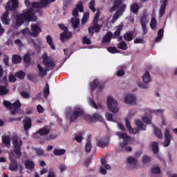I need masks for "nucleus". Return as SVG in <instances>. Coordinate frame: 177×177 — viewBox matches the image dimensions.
I'll return each mask as SVG.
<instances>
[{"label": "nucleus", "instance_id": "obj_34", "mask_svg": "<svg viewBox=\"0 0 177 177\" xmlns=\"http://www.w3.org/2000/svg\"><path fill=\"white\" fill-rule=\"evenodd\" d=\"M130 10L132 13L138 14V12H139V5L137 3L131 4Z\"/></svg>", "mask_w": 177, "mask_h": 177}, {"label": "nucleus", "instance_id": "obj_11", "mask_svg": "<svg viewBox=\"0 0 177 177\" xmlns=\"http://www.w3.org/2000/svg\"><path fill=\"white\" fill-rule=\"evenodd\" d=\"M142 80L144 84L138 83V86L140 88H142V89H147V84H149V82H150V80H151V77H150V73H149V71H147L145 74L142 76Z\"/></svg>", "mask_w": 177, "mask_h": 177}, {"label": "nucleus", "instance_id": "obj_30", "mask_svg": "<svg viewBox=\"0 0 177 177\" xmlns=\"http://www.w3.org/2000/svg\"><path fill=\"white\" fill-rule=\"evenodd\" d=\"M9 93V89L7 86L0 85V96H5V95H8Z\"/></svg>", "mask_w": 177, "mask_h": 177}, {"label": "nucleus", "instance_id": "obj_58", "mask_svg": "<svg viewBox=\"0 0 177 177\" xmlns=\"http://www.w3.org/2000/svg\"><path fill=\"white\" fill-rule=\"evenodd\" d=\"M150 161H151V159L150 158V157H149L147 156H144L142 157L143 164H147V162H150Z\"/></svg>", "mask_w": 177, "mask_h": 177}, {"label": "nucleus", "instance_id": "obj_13", "mask_svg": "<svg viewBox=\"0 0 177 177\" xmlns=\"http://www.w3.org/2000/svg\"><path fill=\"white\" fill-rule=\"evenodd\" d=\"M9 160L10 161V164L9 165L10 171H17L19 168V165H17V158H15L13 156H10Z\"/></svg>", "mask_w": 177, "mask_h": 177}, {"label": "nucleus", "instance_id": "obj_28", "mask_svg": "<svg viewBox=\"0 0 177 177\" xmlns=\"http://www.w3.org/2000/svg\"><path fill=\"white\" fill-rule=\"evenodd\" d=\"M46 41L50 48L53 49V50H56V47L55 46V44H53V39H52V37H50V35H48L46 36Z\"/></svg>", "mask_w": 177, "mask_h": 177}, {"label": "nucleus", "instance_id": "obj_17", "mask_svg": "<svg viewBox=\"0 0 177 177\" xmlns=\"http://www.w3.org/2000/svg\"><path fill=\"white\" fill-rule=\"evenodd\" d=\"M31 30L32 32L30 33V35L32 37H38V34L42 31L39 27H38V25L37 24H32L31 26Z\"/></svg>", "mask_w": 177, "mask_h": 177}, {"label": "nucleus", "instance_id": "obj_55", "mask_svg": "<svg viewBox=\"0 0 177 177\" xmlns=\"http://www.w3.org/2000/svg\"><path fill=\"white\" fill-rule=\"evenodd\" d=\"M89 8L93 12H96V8H95V0H91L89 2Z\"/></svg>", "mask_w": 177, "mask_h": 177}, {"label": "nucleus", "instance_id": "obj_22", "mask_svg": "<svg viewBox=\"0 0 177 177\" xmlns=\"http://www.w3.org/2000/svg\"><path fill=\"white\" fill-rule=\"evenodd\" d=\"M59 37L62 42H64L66 39H70L73 37V33L71 32H64L60 33Z\"/></svg>", "mask_w": 177, "mask_h": 177}, {"label": "nucleus", "instance_id": "obj_5", "mask_svg": "<svg viewBox=\"0 0 177 177\" xmlns=\"http://www.w3.org/2000/svg\"><path fill=\"white\" fill-rule=\"evenodd\" d=\"M12 146L14 147V153L18 157L21 156V147L23 146V140L17 136L12 138Z\"/></svg>", "mask_w": 177, "mask_h": 177}, {"label": "nucleus", "instance_id": "obj_62", "mask_svg": "<svg viewBox=\"0 0 177 177\" xmlns=\"http://www.w3.org/2000/svg\"><path fill=\"white\" fill-rule=\"evenodd\" d=\"M47 177H56V174H55V170L50 168L48 171V174Z\"/></svg>", "mask_w": 177, "mask_h": 177}, {"label": "nucleus", "instance_id": "obj_21", "mask_svg": "<svg viewBox=\"0 0 177 177\" xmlns=\"http://www.w3.org/2000/svg\"><path fill=\"white\" fill-rule=\"evenodd\" d=\"M25 168L26 169H29V171H32L34 168H35V163H34V161L31 160H26L24 162Z\"/></svg>", "mask_w": 177, "mask_h": 177}, {"label": "nucleus", "instance_id": "obj_9", "mask_svg": "<svg viewBox=\"0 0 177 177\" xmlns=\"http://www.w3.org/2000/svg\"><path fill=\"white\" fill-rule=\"evenodd\" d=\"M136 125L138 127L137 128H132L131 131H129V133H133V135H136V133H139L140 131H146L147 125L144 124L140 120H136Z\"/></svg>", "mask_w": 177, "mask_h": 177}, {"label": "nucleus", "instance_id": "obj_61", "mask_svg": "<svg viewBox=\"0 0 177 177\" xmlns=\"http://www.w3.org/2000/svg\"><path fill=\"white\" fill-rule=\"evenodd\" d=\"M88 14H84L83 16V18L82 19V24H86L88 23Z\"/></svg>", "mask_w": 177, "mask_h": 177}, {"label": "nucleus", "instance_id": "obj_63", "mask_svg": "<svg viewBox=\"0 0 177 177\" xmlns=\"http://www.w3.org/2000/svg\"><path fill=\"white\" fill-rule=\"evenodd\" d=\"M35 150H36V154H37V156H44L45 154L44 149H36Z\"/></svg>", "mask_w": 177, "mask_h": 177}, {"label": "nucleus", "instance_id": "obj_60", "mask_svg": "<svg viewBox=\"0 0 177 177\" xmlns=\"http://www.w3.org/2000/svg\"><path fill=\"white\" fill-rule=\"evenodd\" d=\"M59 27L60 30H62V31H64V32H68V28H67V26H66L64 24H59Z\"/></svg>", "mask_w": 177, "mask_h": 177}, {"label": "nucleus", "instance_id": "obj_12", "mask_svg": "<svg viewBox=\"0 0 177 177\" xmlns=\"http://www.w3.org/2000/svg\"><path fill=\"white\" fill-rule=\"evenodd\" d=\"M49 133H50V129L43 127L39 129L37 132L33 135V138L39 139L41 136H46L47 135H49Z\"/></svg>", "mask_w": 177, "mask_h": 177}, {"label": "nucleus", "instance_id": "obj_27", "mask_svg": "<svg viewBox=\"0 0 177 177\" xmlns=\"http://www.w3.org/2000/svg\"><path fill=\"white\" fill-rule=\"evenodd\" d=\"M116 136H118L120 139H123L124 140H131V136H128L126 133H121L118 131L116 133Z\"/></svg>", "mask_w": 177, "mask_h": 177}, {"label": "nucleus", "instance_id": "obj_24", "mask_svg": "<svg viewBox=\"0 0 177 177\" xmlns=\"http://www.w3.org/2000/svg\"><path fill=\"white\" fill-rule=\"evenodd\" d=\"M1 140L2 143L4 145V146H6V147L8 149L10 147V137L8 136H3L1 137Z\"/></svg>", "mask_w": 177, "mask_h": 177}, {"label": "nucleus", "instance_id": "obj_23", "mask_svg": "<svg viewBox=\"0 0 177 177\" xmlns=\"http://www.w3.org/2000/svg\"><path fill=\"white\" fill-rule=\"evenodd\" d=\"M37 68L39 70V75L41 78H44V77H45L46 75H48V69L47 68H44V67H42L41 66V64H37Z\"/></svg>", "mask_w": 177, "mask_h": 177}, {"label": "nucleus", "instance_id": "obj_57", "mask_svg": "<svg viewBox=\"0 0 177 177\" xmlns=\"http://www.w3.org/2000/svg\"><path fill=\"white\" fill-rule=\"evenodd\" d=\"M57 138V135L56 134H50L46 138V140H48V142L50 140H53Z\"/></svg>", "mask_w": 177, "mask_h": 177}, {"label": "nucleus", "instance_id": "obj_45", "mask_svg": "<svg viewBox=\"0 0 177 177\" xmlns=\"http://www.w3.org/2000/svg\"><path fill=\"white\" fill-rule=\"evenodd\" d=\"M91 121H94V120L96 121L97 120L98 121H103V118L102 115H100L99 113H95L93 117L91 118Z\"/></svg>", "mask_w": 177, "mask_h": 177}, {"label": "nucleus", "instance_id": "obj_47", "mask_svg": "<svg viewBox=\"0 0 177 177\" xmlns=\"http://www.w3.org/2000/svg\"><path fill=\"white\" fill-rule=\"evenodd\" d=\"M82 42L84 45H91L92 44L91 39L88 38L86 36L82 37Z\"/></svg>", "mask_w": 177, "mask_h": 177}, {"label": "nucleus", "instance_id": "obj_15", "mask_svg": "<svg viewBox=\"0 0 177 177\" xmlns=\"http://www.w3.org/2000/svg\"><path fill=\"white\" fill-rule=\"evenodd\" d=\"M171 139H172V136H171V133H169V130L166 129L165 131L164 147H168V146L171 145Z\"/></svg>", "mask_w": 177, "mask_h": 177}, {"label": "nucleus", "instance_id": "obj_3", "mask_svg": "<svg viewBox=\"0 0 177 177\" xmlns=\"http://www.w3.org/2000/svg\"><path fill=\"white\" fill-rule=\"evenodd\" d=\"M85 114L84 109L80 106H75L72 111L67 113L71 122H75L80 117H82Z\"/></svg>", "mask_w": 177, "mask_h": 177}, {"label": "nucleus", "instance_id": "obj_50", "mask_svg": "<svg viewBox=\"0 0 177 177\" xmlns=\"http://www.w3.org/2000/svg\"><path fill=\"white\" fill-rule=\"evenodd\" d=\"M3 104L4 107H6V109H8V110H12V103H10V102L4 100L3 102Z\"/></svg>", "mask_w": 177, "mask_h": 177}, {"label": "nucleus", "instance_id": "obj_35", "mask_svg": "<svg viewBox=\"0 0 177 177\" xmlns=\"http://www.w3.org/2000/svg\"><path fill=\"white\" fill-rule=\"evenodd\" d=\"M15 75L17 78H19V80H24L26 77V72L24 71H19L18 72H16L15 73Z\"/></svg>", "mask_w": 177, "mask_h": 177}, {"label": "nucleus", "instance_id": "obj_41", "mask_svg": "<svg viewBox=\"0 0 177 177\" xmlns=\"http://www.w3.org/2000/svg\"><path fill=\"white\" fill-rule=\"evenodd\" d=\"M152 151L153 154H157L158 153L159 151L158 142H152Z\"/></svg>", "mask_w": 177, "mask_h": 177}, {"label": "nucleus", "instance_id": "obj_56", "mask_svg": "<svg viewBox=\"0 0 177 177\" xmlns=\"http://www.w3.org/2000/svg\"><path fill=\"white\" fill-rule=\"evenodd\" d=\"M151 174H155L156 175L161 174V169L159 167H153L151 169Z\"/></svg>", "mask_w": 177, "mask_h": 177}, {"label": "nucleus", "instance_id": "obj_52", "mask_svg": "<svg viewBox=\"0 0 177 177\" xmlns=\"http://www.w3.org/2000/svg\"><path fill=\"white\" fill-rule=\"evenodd\" d=\"M125 124L129 132H131V131H133L132 126H131V122H129V120H128V118L125 119Z\"/></svg>", "mask_w": 177, "mask_h": 177}, {"label": "nucleus", "instance_id": "obj_46", "mask_svg": "<svg viewBox=\"0 0 177 177\" xmlns=\"http://www.w3.org/2000/svg\"><path fill=\"white\" fill-rule=\"evenodd\" d=\"M99 17H100V11H97L93 20V24H99Z\"/></svg>", "mask_w": 177, "mask_h": 177}, {"label": "nucleus", "instance_id": "obj_16", "mask_svg": "<svg viewBox=\"0 0 177 177\" xmlns=\"http://www.w3.org/2000/svg\"><path fill=\"white\" fill-rule=\"evenodd\" d=\"M90 87L91 91H95L96 88H98L100 91H102V89L104 88V85L100 84V82L99 81H93L90 84Z\"/></svg>", "mask_w": 177, "mask_h": 177}, {"label": "nucleus", "instance_id": "obj_6", "mask_svg": "<svg viewBox=\"0 0 177 177\" xmlns=\"http://www.w3.org/2000/svg\"><path fill=\"white\" fill-rule=\"evenodd\" d=\"M43 59V64H44L46 68L47 69V71H50L56 67V63L55 62V60L53 59L48 57V55L44 54L42 55Z\"/></svg>", "mask_w": 177, "mask_h": 177}, {"label": "nucleus", "instance_id": "obj_48", "mask_svg": "<svg viewBox=\"0 0 177 177\" xmlns=\"http://www.w3.org/2000/svg\"><path fill=\"white\" fill-rule=\"evenodd\" d=\"M127 162L129 164H131L132 165H136V164H138V160L134 158L129 157L127 158Z\"/></svg>", "mask_w": 177, "mask_h": 177}, {"label": "nucleus", "instance_id": "obj_39", "mask_svg": "<svg viewBox=\"0 0 177 177\" xmlns=\"http://www.w3.org/2000/svg\"><path fill=\"white\" fill-rule=\"evenodd\" d=\"M54 156H63L66 154V149H55L53 151Z\"/></svg>", "mask_w": 177, "mask_h": 177}, {"label": "nucleus", "instance_id": "obj_14", "mask_svg": "<svg viewBox=\"0 0 177 177\" xmlns=\"http://www.w3.org/2000/svg\"><path fill=\"white\" fill-rule=\"evenodd\" d=\"M102 30V25L100 24H93L88 28V34H90V37H92L95 32H99Z\"/></svg>", "mask_w": 177, "mask_h": 177}, {"label": "nucleus", "instance_id": "obj_49", "mask_svg": "<svg viewBox=\"0 0 177 177\" xmlns=\"http://www.w3.org/2000/svg\"><path fill=\"white\" fill-rule=\"evenodd\" d=\"M140 23L141 26H147V23H149V21L147 20V17H146L145 15L141 17Z\"/></svg>", "mask_w": 177, "mask_h": 177}, {"label": "nucleus", "instance_id": "obj_19", "mask_svg": "<svg viewBox=\"0 0 177 177\" xmlns=\"http://www.w3.org/2000/svg\"><path fill=\"white\" fill-rule=\"evenodd\" d=\"M136 97L133 95H127L124 98V103L127 104H135Z\"/></svg>", "mask_w": 177, "mask_h": 177}, {"label": "nucleus", "instance_id": "obj_2", "mask_svg": "<svg viewBox=\"0 0 177 177\" xmlns=\"http://www.w3.org/2000/svg\"><path fill=\"white\" fill-rule=\"evenodd\" d=\"M124 1L122 0H115L113 3V6L110 8V12H114V10H117L113 15V20H118V17L120 16H122V13L125 12V9H127V5L122 3Z\"/></svg>", "mask_w": 177, "mask_h": 177}, {"label": "nucleus", "instance_id": "obj_51", "mask_svg": "<svg viewBox=\"0 0 177 177\" xmlns=\"http://www.w3.org/2000/svg\"><path fill=\"white\" fill-rule=\"evenodd\" d=\"M107 50H108V52H109V53H113V54L120 53L118 51V50L117 49V48H115V47H108Z\"/></svg>", "mask_w": 177, "mask_h": 177}, {"label": "nucleus", "instance_id": "obj_44", "mask_svg": "<svg viewBox=\"0 0 177 177\" xmlns=\"http://www.w3.org/2000/svg\"><path fill=\"white\" fill-rule=\"evenodd\" d=\"M154 133L158 139L162 138V133H161V130H160L158 128L154 127Z\"/></svg>", "mask_w": 177, "mask_h": 177}, {"label": "nucleus", "instance_id": "obj_42", "mask_svg": "<svg viewBox=\"0 0 177 177\" xmlns=\"http://www.w3.org/2000/svg\"><path fill=\"white\" fill-rule=\"evenodd\" d=\"M23 60L26 64H30V63H31V57L30 56V53L25 54Z\"/></svg>", "mask_w": 177, "mask_h": 177}, {"label": "nucleus", "instance_id": "obj_20", "mask_svg": "<svg viewBox=\"0 0 177 177\" xmlns=\"http://www.w3.org/2000/svg\"><path fill=\"white\" fill-rule=\"evenodd\" d=\"M20 107H21V103H20V101L19 100H17L13 104H12V110L14 109V110L11 111L12 115H15Z\"/></svg>", "mask_w": 177, "mask_h": 177}, {"label": "nucleus", "instance_id": "obj_53", "mask_svg": "<svg viewBox=\"0 0 177 177\" xmlns=\"http://www.w3.org/2000/svg\"><path fill=\"white\" fill-rule=\"evenodd\" d=\"M8 81H9V82H12V83L16 82V81H17L16 75H15L13 74H10L8 77Z\"/></svg>", "mask_w": 177, "mask_h": 177}, {"label": "nucleus", "instance_id": "obj_18", "mask_svg": "<svg viewBox=\"0 0 177 177\" xmlns=\"http://www.w3.org/2000/svg\"><path fill=\"white\" fill-rule=\"evenodd\" d=\"M24 128L25 131H28L30 128L32 127V120H31V118H26L24 120Z\"/></svg>", "mask_w": 177, "mask_h": 177}, {"label": "nucleus", "instance_id": "obj_4", "mask_svg": "<svg viewBox=\"0 0 177 177\" xmlns=\"http://www.w3.org/2000/svg\"><path fill=\"white\" fill-rule=\"evenodd\" d=\"M19 6V1L17 0H10L7 3L6 6V12H3L1 19H8L9 17V10L11 12H15L17 7Z\"/></svg>", "mask_w": 177, "mask_h": 177}, {"label": "nucleus", "instance_id": "obj_26", "mask_svg": "<svg viewBox=\"0 0 177 177\" xmlns=\"http://www.w3.org/2000/svg\"><path fill=\"white\" fill-rule=\"evenodd\" d=\"M31 6L33 9H39L41 8H45L44 6V3H42V0H40V1H33L31 3Z\"/></svg>", "mask_w": 177, "mask_h": 177}, {"label": "nucleus", "instance_id": "obj_7", "mask_svg": "<svg viewBox=\"0 0 177 177\" xmlns=\"http://www.w3.org/2000/svg\"><path fill=\"white\" fill-rule=\"evenodd\" d=\"M107 106L111 113H118V102L114 100L113 97H108Z\"/></svg>", "mask_w": 177, "mask_h": 177}, {"label": "nucleus", "instance_id": "obj_64", "mask_svg": "<svg viewBox=\"0 0 177 177\" xmlns=\"http://www.w3.org/2000/svg\"><path fill=\"white\" fill-rule=\"evenodd\" d=\"M105 117L108 121H114L113 120V114H111L110 113H106L105 115Z\"/></svg>", "mask_w": 177, "mask_h": 177}, {"label": "nucleus", "instance_id": "obj_40", "mask_svg": "<svg viewBox=\"0 0 177 177\" xmlns=\"http://www.w3.org/2000/svg\"><path fill=\"white\" fill-rule=\"evenodd\" d=\"M150 27L152 30L157 29V19L154 17H152V18H151Z\"/></svg>", "mask_w": 177, "mask_h": 177}, {"label": "nucleus", "instance_id": "obj_43", "mask_svg": "<svg viewBox=\"0 0 177 177\" xmlns=\"http://www.w3.org/2000/svg\"><path fill=\"white\" fill-rule=\"evenodd\" d=\"M82 135H84L83 132L79 133V135L75 134L74 140H76L77 143H81L82 142Z\"/></svg>", "mask_w": 177, "mask_h": 177}, {"label": "nucleus", "instance_id": "obj_8", "mask_svg": "<svg viewBox=\"0 0 177 177\" xmlns=\"http://www.w3.org/2000/svg\"><path fill=\"white\" fill-rule=\"evenodd\" d=\"M21 14L25 21H32L33 20H37L35 13L34 12V10L32 8L24 10Z\"/></svg>", "mask_w": 177, "mask_h": 177}, {"label": "nucleus", "instance_id": "obj_36", "mask_svg": "<svg viewBox=\"0 0 177 177\" xmlns=\"http://www.w3.org/2000/svg\"><path fill=\"white\" fill-rule=\"evenodd\" d=\"M89 138H91V137L88 136L87 142L86 143V147H85L86 153H91V151L92 150V144L91 143V139Z\"/></svg>", "mask_w": 177, "mask_h": 177}, {"label": "nucleus", "instance_id": "obj_25", "mask_svg": "<svg viewBox=\"0 0 177 177\" xmlns=\"http://www.w3.org/2000/svg\"><path fill=\"white\" fill-rule=\"evenodd\" d=\"M123 38L127 42H131L133 39V32H127L123 35Z\"/></svg>", "mask_w": 177, "mask_h": 177}, {"label": "nucleus", "instance_id": "obj_29", "mask_svg": "<svg viewBox=\"0 0 177 177\" xmlns=\"http://www.w3.org/2000/svg\"><path fill=\"white\" fill-rule=\"evenodd\" d=\"M16 21H17V26H20L21 24L26 21V19H24V17L23 16V14H20L16 17Z\"/></svg>", "mask_w": 177, "mask_h": 177}, {"label": "nucleus", "instance_id": "obj_32", "mask_svg": "<svg viewBox=\"0 0 177 177\" xmlns=\"http://www.w3.org/2000/svg\"><path fill=\"white\" fill-rule=\"evenodd\" d=\"M167 5L164 3H162L160 8H159V17H162L164 15H165V9H167Z\"/></svg>", "mask_w": 177, "mask_h": 177}, {"label": "nucleus", "instance_id": "obj_37", "mask_svg": "<svg viewBox=\"0 0 177 177\" xmlns=\"http://www.w3.org/2000/svg\"><path fill=\"white\" fill-rule=\"evenodd\" d=\"M118 48L122 50H127V49H128V45L125 41L122 40L119 44H118Z\"/></svg>", "mask_w": 177, "mask_h": 177}, {"label": "nucleus", "instance_id": "obj_31", "mask_svg": "<svg viewBox=\"0 0 177 177\" xmlns=\"http://www.w3.org/2000/svg\"><path fill=\"white\" fill-rule=\"evenodd\" d=\"M12 62L13 64H19L21 62V57L19 55H13L12 56Z\"/></svg>", "mask_w": 177, "mask_h": 177}, {"label": "nucleus", "instance_id": "obj_54", "mask_svg": "<svg viewBox=\"0 0 177 177\" xmlns=\"http://www.w3.org/2000/svg\"><path fill=\"white\" fill-rule=\"evenodd\" d=\"M56 0H41V2L43 3V5L44 8H46V6H49V4L52 2H55Z\"/></svg>", "mask_w": 177, "mask_h": 177}, {"label": "nucleus", "instance_id": "obj_38", "mask_svg": "<svg viewBox=\"0 0 177 177\" xmlns=\"http://www.w3.org/2000/svg\"><path fill=\"white\" fill-rule=\"evenodd\" d=\"M50 93L49 84L46 83L43 90L44 97H48Z\"/></svg>", "mask_w": 177, "mask_h": 177}, {"label": "nucleus", "instance_id": "obj_33", "mask_svg": "<svg viewBox=\"0 0 177 177\" xmlns=\"http://www.w3.org/2000/svg\"><path fill=\"white\" fill-rule=\"evenodd\" d=\"M71 23H72V26L73 27V28H78V27H80V19L76 18V17H73L71 19Z\"/></svg>", "mask_w": 177, "mask_h": 177}, {"label": "nucleus", "instance_id": "obj_1", "mask_svg": "<svg viewBox=\"0 0 177 177\" xmlns=\"http://www.w3.org/2000/svg\"><path fill=\"white\" fill-rule=\"evenodd\" d=\"M124 30V23H120L115 27V31L113 33L111 32H108L102 39V44H110L111 39H118V41H121L122 39V36L121 35V32Z\"/></svg>", "mask_w": 177, "mask_h": 177}, {"label": "nucleus", "instance_id": "obj_59", "mask_svg": "<svg viewBox=\"0 0 177 177\" xmlns=\"http://www.w3.org/2000/svg\"><path fill=\"white\" fill-rule=\"evenodd\" d=\"M142 120L144 122H145V124H151V119L149 118L147 116L142 117Z\"/></svg>", "mask_w": 177, "mask_h": 177}, {"label": "nucleus", "instance_id": "obj_10", "mask_svg": "<svg viewBox=\"0 0 177 177\" xmlns=\"http://www.w3.org/2000/svg\"><path fill=\"white\" fill-rule=\"evenodd\" d=\"M96 145L97 147L105 149V147H109V145H110V140L107 137L96 138Z\"/></svg>", "mask_w": 177, "mask_h": 177}]
</instances>
